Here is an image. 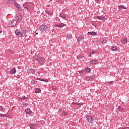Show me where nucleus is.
Listing matches in <instances>:
<instances>
[{
    "label": "nucleus",
    "mask_w": 129,
    "mask_h": 129,
    "mask_svg": "<svg viewBox=\"0 0 129 129\" xmlns=\"http://www.w3.org/2000/svg\"><path fill=\"white\" fill-rule=\"evenodd\" d=\"M86 118L89 123H93L94 121V118L92 117V116L88 115L86 116Z\"/></svg>",
    "instance_id": "f257e3e1"
},
{
    "label": "nucleus",
    "mask_w": 129,
    "mask_h": 129,
    "mask_svg": "<svg viewBox=\"0 0 129 129\" xmlns=\"http://www.w3.org/2000/svg\"><path fill=\"white\" fill-rule=\"evenodd\" d=\"M39 30L41 32H45V31H47V30H48V27L44 25H41L39 27Z\"/></svg>",
    "instance_id": "f03ea898"
},
{
    "label": "nucleus",
    "mask_w": 129,
    "mask_h": 129,
    "mask_svg": "<svg viewBox=\"0 0 129 129\" xmlns=\"http://www.w3.org/2000/svg\"><path fill=\"white\" fill-rule=\"evenodd\" d=\"M37 61L39 64H41V65H44L45 64V60H44V59L43 58L39 56L38 59H37Z\"/></svg>",
    "instance_id": "7ed1b4c3"
},
{
    "label": "nucleus",
    "mask_w": 129,
    "mask_h": 129,
    "mask_svg": "<svg viewBox=\"0 0 129 129\" xmlns=\"http://www.w3.org/2000/svg\"><path fill=\"white\" fill-rule=\"evenodd\" d=\"M27 71L28 74H35L36 73V71L34 69H28Z\"/></svg>",
    "instance_id": "20e7f679"
},
{
    "label": "nucleus",
    "mask_w": 129,
    "mask_h": 129,
    "mask_svg": "<svg viewBox=\"0 0 129 129\" xmlns=\"http://www.w3.org/2000/svg\"><path fill=\"white\" fill-rule=\"evenodd\" d=\"M95 76L94 75H92L91 76H87L86 78L87 79V81H91V80H93L94 79Z\"/></svg>",
    "instance_id": "39448f33"
},
{
    "label": "nucleus",
    "mask_w": 129,
    "mask_h": 129,
    "mask_svg": "<svg viewBox=\"0 0 129 129\" xmlns=\"http://www.w3.org/2000/svg\"><path fill=\"white\" fill-rule=\"evenodd\" d=\"M16 19L18 22H21L23 19V17H22V15L20 14H18L17 15Z\"/></svg>",
    "instance_id": "423d86ee"
},
{
    "label": "nucleus",
    "mask_w": 129,
    "mask_h": 129,
    "mask_svg": "<svg viewBox=\"0 0 129 129\" xmlns=\"http://www.w3.org/2000/svg\"><path fill=\"white\" fill-rule=\"evenodd\" d=\"M17 20H13L11 22V24L10 25V27H16V25H17Z\"/></svg>",
    "instance_id": "0eeeda50"
},
{
    "label": "nucleus",
    "mask_w": 129,
    "mask_h": 129,
    "mask_svg": "<svg viewBox=\"0 0 129 129\" xmlns=\"http://www.w3.org/2000/svg\"><path fill=\"white\" fill-rule=\"evenodd\" d=\"M19 100H27V99H29V98L26 97V96H20L18 97Z\"/></svg>",
    "instance_id": "6e6552de"
},
{
    "label": "nucleus",
    "mask_w": 129,
    "mask_h": 129,
    "mask_svg": "<svg viewBox=\"0 0 129 129\" xmlns=\"http://www.w3.org/2000/svg\"><path fill=\"white\" fill-rule=\"evenodd\" d=\"M23 7L26 10H30V9H31V6H30L28 4H24Z\"/></svg>",
    "instance_id": "1a4fd4ad"
},
{
    "label": "nucleus",
    "mask_w": 129,
    "mask_h": 129,
    "mask_svg": "<svg viewBox=\"0 0 129 129\" xmlns=\"http://www.w3.org/2000/svg\"><path fill=\"white\" fill-rule=\"evenodd\" d=\"M15 34L16 36H23V33H21L20 30L17 29L15 31Z\"/></svg>",
    "instance_id": "9d476101"
},
{
    "label": "nucleus",
    "mask_w": 129,
    "mask_h": 129,
    "mask_svg": "<svg viewBox=\"0 0 129 129\" xmlns=\"http://www.w3.org/2000/svg\"><path fill=\"white\" fill-rule=\"evenodd\" d=\"M84 39V36H83L82 35H80L79 38L77 39V42L78 43H80L82 40Z\"/></svg>",
    "instance_id": "9b49d317"
},
{
    "label": "nucleus",
    "mask_w": 129,
    "mask_h": 129,
    "mask_svg": "<svg viewBox=\"0 0 129 129\" xmlns=\"http://www.w3.org/2000/svg\"><path fill=\"white\" fill-rule=\"evenodd\" d=\"M25 112L26 113H27V114H32V113H33V112H32V111L30 108L26 109L25 110Z\"/></svg>",
    "instance_id": "f8f14e48"
},
{
    "label": "nucleus",
    "mask_w": 129,
    "mask_h": 129,
    "mask_svg": "<svg viewBox=\"0 0 129 129\" xmlns=\"http://www.w3.org/2000/svg\"><path fill=\"white\" fill-rule=\"evenodd\" d=\"M90 63L91 64H92V65H95L97 64V63H98V61L97 60L93 59L90 61Z\"/></svg>",
    "instance_id": "ddd939ff"
},
{
    "label": "nucleus",
    "mask_w": 129,
    "mask_h": 129,
    "mask_svg": "<svg viewBox=\"0 0 129 129\" xmlns=\"http://www.w3.org/2000/svg\"><path fill=\"white\" fill-rule=\"evenodd\" d=\"M106 42H107V41L106 40V39H104V38H102L100 40V42L101 44H106Z\"/></svg>",
    "instance_id": "4468645a"
},
{
    "label": "nucleus",
    "mask_w": 129,
    "mask_h": 129,
    "mask_svg": "<svg viewBox=\"0 0 129 129\" xmlns=\"http://www.w3.org/2000/svg\"><path fill=\"white\" fill-rule=\"evenodd\" d=\"M14 6H16V8H17L19 11H22V8L20 5L18 4L17 3H15Z\"/></svg>",
    "instance_id": "2eb2a0df"
},
{
    "label": "nucleus",
    "mask_w": 129,
    "mask_h": 129,
    "mask_svg": "<svg viewBox=\"0 0 129 129\" xmlns=\"http://www.w3.org/2000/svg\"><path fill=\"white\" fill-rule=\"evenodd\" d=\"M65 26L64 24L61 23L60 24H56L55 25V27H57L58 28H63Z\"/></svg>",
    "instance_id": "dca6fc26"
},
{
    "label": "nucleus",
    "mask_w": 129,
    "mask_h": 129,
    "mask_svg": "<svg viewBox=\"0 0 129 129\" xmlns=\"http://www.w3.org/2000/svg\"><path fill=\"white\" fill-rule=\"evenodd\" d=\"M96 18L98 20H101V21H104V20H105V18H104V17L96 16Z\"/></svg>",
    "instance_id": "f3484780"
},
{
    "label": "nucleus",
    "mask_w": 129,
    "mask_h": 129,
    "mask_svg": "<svg viewBox=\"0 0 129 129\" xmlns=\"http://www.w3.org/2000/svg\"><path fill=\"white\" fill-rule=\"evenodd\" d=\"M88 34L91 36H96L97 33L95 32H88Z\"/></svg>",
    "instance_id": "a211bd4d"
},
{
    "label": "nucleus",
    "mask_w": 129,
    "mask_h": 129,
    "mask_svg": "<svg viewBox=\"0 0 129 129\" xmlns=\"http://www.w3.org/2000/svg\"><path fill=\"white\" fill-rule=\"evenodd\" d=\"M17 72V70L16 69H13L10 70V74H15Z\"/></svg>",
    "instance_id": "6ab92c4d"
},
{
    "label": "nucleus",
    "mask_w": 129,
    "mask_h": 129,
    "mask_svg": "<svg viewBox=\"0 0 129 129\" xmlns=\"http://www.w3.org/2000/svg\"><path fill=\"white\" fill-rule=\"evenodd\" d=\"M36 80H40V81H43L44 82H48V80L43 79L39 78H36Z\"/></svg>",
    "instance_id": "aec40b11"
},
{
    "label": "nucleus",
    "mask_w": 129,
    "mask_h": 129,
    "mask_svg": "<svg viewBox=\"0 0 129 129\" xmlns=\"http://www.w3.org/2000/svg\"><path fill=\"white\" fill-rule=\"evenodd\" d=\"M127 42V39L126 38H123L121 40V44H125Z\"/></svg>",
    "instance_id": "412c9836"
},
{
    "label": "nucleus",
    "mask_w": 129,
    "mask_h": 129,
    "mask_svg": "<svg viewBox=\"0 0 129 129\" xmlns=\"http://www.w3.org/2000/svg\"><path fill=\"white\" fill-rule=\"evenodd\" d=\"M119 11H121V10H122V9H124V10H126V7H124V6L121 5L119 6L118 8Z\"/></svg>",
    "instance_id": "4be33fe9"
},
{
    "label": "nucleus",
    "mask_w": 129,
    "mask_h": 129,
    "mask_svg": "<svg viewBox=\"0 0 129 129\" xmlns=\"http://www.w3.org/2000/svg\"><path fill=\"white\" fill-rule=\"evenodd\" d=\"M118 109L119 111H121V112L124 111V108L121 107V106H119L118 107Z\"/></svg>",
    "instance_id": "5701e85b"
},
{
    "label": "nucleus",
    "mask_w": 129,
    "mask_h": 129,
    "mask_svg": "<svg viewBox=\"0 0 129 129\" xmlns=\"http://www.w3.org/2000/svg\"><path fill=\"white\" fill-rule=\"evenodd\" d=\"M59 17H60L62 19H66V15L63 13H60L59 15Z\"/></svg>",
    "instance_id": "b1692460"
},
{
    "label": "nucleus",
    "mask_w": 129,
    "mask_h": 129,
    "mask_svg": "<svg viewBox=\"0 0 129 129\" xmlns=\"http://www.w3.org/2000/svg\"><path fill=\"white\" fill-rule=\"evenodd\" d=\"M85 70H86V72H87L88 73H90V72L91 71V69L89 68H86L85 69Z\"/></svg>",
    "instance_id": "393cba45"
},
{
    "label": "nucleus",
    "mask_w": 129,
    "mask_h": 129,
    "mask_svg": "<svg viewBox=\"0 0 129 129\" xmlns=\"http://www.w3.org/2000/svg\"><path fill=\"white\" fill-rule=\"evenodd\" d=\"M40 56H38L37 55H34L33 56V59H34L35 60H37V61H38V59H39Z\"/></svg>",
    "instance_id": "a878e982"
},
{
    "label": "nucleus",
    "mask_w": 129,
    "mask_h": 129,
    "mask_svg": "<svg viewBox=\"0 0 129 129\" xmlns=\"http://www.w3.org/2000/svg\"><path fill=\"white\" fill-rule=\"evenodd\" d=\"M112 51H117V48L115 46H112L111 48Z\"/></svg>",
    "instance_id": "bb28decb"
},
{
    "label": "nucleus",
    "mask_w": 129,
    "mask_h": 129,
    "mask_svg": "<svg viewBox=\"0 0 129 129\" xmlns=\"http://www.w3.org/2000/svg\"><path fill=\"white\" fill-rule=\"evenodd\" d=\"M40 89L39 88H35V93H39L40 92Z\"/></svg>",
    "instance_id": "cd10ccee"
},
{
    "label": "nucleus",
    "mask_w": 129,
    "mask_h": 129,
    "mask_svg": "<svg viewBox=\"0 0 129 129\" xmlns=\"http://www.w3.org/2000/svg\"><path fill=\"white\" fill-rule=\"evenodd\" d=\"M28 126H37V125L34 123H30L28 124Z\"/></svg>",
    "instance_id": "c85d7f7f"
},
{
    "label": "nucleus",
    "mask_w": 129,
    "mask_h": 129,
    "mask_svg": "<svg viewBox=\"0 0 129 129\" xmlns=\"http://www.w3.org/2000/svg\"><path fill=\"white\" fill-rule=\"evenodd\" d=\"M67 38L68 39H71L72 38V35L69 34L67 35Z\"/></svg>",
    "instance_id": "c756f323"
},
{
    "label": "nucleus",
    "mask_w": 129,
    "mask_h": 129,
    "mask_svg": "<svg viewBox=\"0 0 129 129\" xmlns=\"http://www.w3.org/2000/svg\"><path fill=\"white\" fill-rule=\"evenodd\" d=\"M22 34L23 35H26V34H27V30H22Z\"/></svg>",
    "instance_id": "7c9ffc66"
},
{
    "label": "nucleus",
    "mask_w": 129,
    "mask_h": 129,
    "mask_svg": "<svg viewBox=\"0 0 129 129\" xmlns=\"http://www.w3.org/2000/svg\"><path fill=\"white\" fill-rule=\"evenodd\" d=\"M46 14H47V15H48V16H51V12H50V11H46Z\"/></svg>",
    "instance_id": "2f4dec72"
},
{
    "label": "nucleus",
    "mask_w": 129,
    "mask_h": 129,
    "mask_svg": "<svg viewBox=\"0 0 129 129\" xmlns=\"http://www.w3.org/2000/svg\"><path fill=\"white\" fill-rule=\"evenodd\" d=\"M62 114L64 115H67V114H68V113H67V112L65 111H62Z\"/></svg>",
    "instance_id": "473e14b6"
},
{
    "label": "nucleus",
    "mask_w": 129,
    "mask_h": 129,
    "mask_svg": "<svg viewBox=\"0 0 129 129\" xmlns=\"http://www.w3.org/2000/svg\"><path fill=\"white\" fill-rule=\"evenodd\" d=\"M96 53H97V51H95V50L91 52V54H92V55H94V54H96Z\"/></svg>",
    "instance_id": "72a5a7b5"
},
{
    "label": "nucleus",
    "mask_w": 129,
    "mask_h": 129,
    "mask_svg": "<svg viewBox=\"0 0 129 129\" xmlns=\"http://www.w3.org/2000/svg\"><path fill=\"white\" fill-rule=\"evenodd\" d=\"M77 58H84V59H85V57L83 55H79L77 56Z\"/></svg>",
    "instance_id": "f704fd0d"
},
{
    "label": "nucleus",
    "mask_w": 129,
    "mask_h": 129,
    "mask_svg": "<svg viewBox=\"0 0 129 129\" xmlns=\"http://www.w3.org/2000/svg\"><path fill=\"white\" fill-rule=\"evenodd\" d=\"M4 109H5V108H4L3 106H0V111H2L3 110H4Z\"/></svg>",
    "instance_id": "c9c22d12"
},
{
    "label": "nucleus",
    "mask_w": 129,
    "mask_h": 129,
    "mask_svg": "<svg viewBox=\"0 0 129 129\" xmlns=\"http://www.w3.org/2000/svg\"><path fill=\"white\" fill-rule=\"evenodd\" d=\"M72 104H73V105H78V103H77V102H73L72 103Z\"/></svg>",
    "instance_id": "e433bc0d"
},
{
    "label": "nucleus",
    "mask_w": 129,
    "mask_h": 129,
    "mask_svg": "<svg viewBox=\"0 0 129 129\" xmlns=\"http://www.w3.org/2000/svg\"><path fill=\"white\" fill-rule=\"evenodd\" d=\"M23 105H24V106H28V103H24L23 104Z\"/></svg>",
    "instance_id": "4c0bfd02"
},
{
    "label": "nucleus",
    "mask_w": 129,
    "mask_h": 129,
    "mask_svg": "<svg viewBox=\"0 0 129 129\" xmlns=\"http://www.w3.org/2000/svg\"><path fill=\"white\" fill-rule=\"evenodd\" d=\"M0 116H5V117H7V115L2 114L0 115Z\"/></svg>",
    "instance_id": "58836bf2"
},
{
    "label": "nucleus",
    "mask_w": 129,
    "mask_h": 129,
    "mask_svg": "<svg viewBox=\"0 0 129 129\" xmlns=\"http://www.w3.org/2000/svg\"><path fill=\"white\" fill-rule=\"evenodd\" d=\"M109 83L110 84H113V83H114V82H113V81H110V82H109Z\"/></svg>",
    "instance_id": "ea45409f"
},
{
    "label": "nucleus",
    "mask_w": 129,
    "mask_h": 129,
    "mask_svg": "<svg viewBox=\"0 0 129 129\" xmlns=\"http://www.w3.org/2000/svg\"><path fill=\"white\" fill-rule=\"evenodd\" d=\"M8 2H9L10 4H11L13 2V0H8Z\"/></svg>",
    "instance_id": "a19ab883"
},
{
    "label": "nucleus",
    "mask_w": 129,
    "mask_h": 129,
    "mask_svg": "<svg viewBox=\"0 0 129 129\" xmlns=\"http://www.w3.org/2000/svg\"><path fill=\"white\" fill-rule=\"evenodd\" d=\"M31 82H32V83H33V84H34V83H36V81H32Z\"/></svg>",
    "instance_id": "79ce46f5"
},
{
    "label": "nucleus",
    "mask_w": 129,
    "mask_h": 129,
    "mask_svg": "<svg viewBox=\"0 0 129 129\" xmlns=\"http://www.w3.org/2000/svg\"><path fill=\"white\" fill-rule=\"evenodd\" d=\"M31 129H35V127H32V126H30Z\"/></svg>",
    "instance_id": "37998d69"
},
{
    "label": "nucleus",
    "mask_w": 129,
    "mask_h": 129,
    "mask_svg": "<svg viewBox=\"0 0 129 129\" xmlns=\"http://www.w3.org/2000/svg\"><path fill=\"white\" fill-rule=\"evenodd\" d=\"M84 72V71H79V73H83Z\"/></svg>",
    "instance_id": "c03bdc74"
},
{
    "label": "nucleus",
    "mask_w": 129,
    "mask_h": 129,
    "mask_svg": "<svg viewBox=\"0 0 129 129\" xmlns=\"http://www.w3.org/2000/svg\"><path fill=\"white\" fill-rule=\"evenodd\" d=\"M52 90H55V88L52 87Z\"/></svg>",
    "instance_id": "a18cd8bd"
},
{
    "label": "nucleus",
    "mask_w": 129,
    "mask_h": 129,
    "mask_svg": "<svg viewBox=\"0 0 129 129\" xmlns=\"http://www.w3.org/2000/svg\"><path fill=\"white\" fill-rule=\"evenodd\" d=\"M78 105H81V103H78Z\"/></svg>",
    "instance_id": "49530a36"
},
{
    "label": "nucleus",
    "mask_w": 129,
    "mask_h": 129,
    "mask_svg": "<svg viewBox=\"0 0 129 129\" xmlns=\"http://www.w3.org/2000/svg\"><path fill=\"white\" fill-rule=\"evenodd\" d=\"M91 55H92V53H91V54H90V57H91Z\"/></svg>",
    "instance_id": "de8ad7c7"
},
{
    "label": "nucleus",
    "mask_w": 129,
    "mask_h": 129,
    "mask_svg": "<svg viewBox=\"0 0 129 129\" xmlns=\"http://www.w3.org/2000/svg\"><path fill=\"white\" fill-rule=\"evenodd\" d=\"M0 16H1V13H0Z\"/></svg>",
    "instance_id": "09e8293b"
}]
</instances>
